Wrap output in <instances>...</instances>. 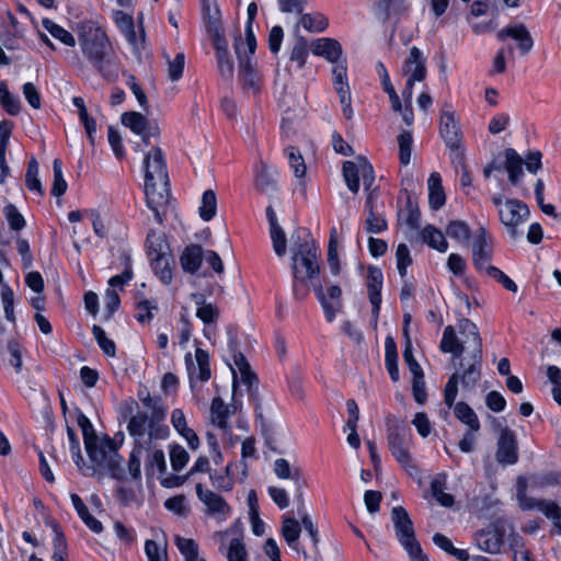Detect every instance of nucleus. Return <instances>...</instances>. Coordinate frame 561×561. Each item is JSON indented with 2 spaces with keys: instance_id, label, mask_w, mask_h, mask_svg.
I'll list each match as a JSON object with an SVG mask.
<instances>
[{
  "instance_id": "45",
  "label": "nucleus",
  "mask_w": 561,
  "mask_h": 561,
  "mask_svg": "<svg viewBox=\"0 0 561 561\" xmlns=\"http://www.w3.org/2000/svg\"><path fill=\"white\" fill-rule=\"evenodd\" d=\"M290 169L294 171L296 178H304L307 171L305 160L300 151L294 147L285 149Z\"/></svg>"
},
{
  "instance_id": "13",
  "label": "nucleus",
  "mask_w": 561,
  "mask_h": 561,
  "mask_svg": "<svg viewBox=\"0 0 561 561\" xmlns=\"http://www.w3.org/2000/svg\"><path fill=\"white\" fill-rule=\"evenodd\" d=\"M496 38L500 42H505L508 38L516 42V47L523 56L527 55L534 46V39L529 31L522 23L511 24L503 27L497 32Z\"/></svg>"
},
{
  "instance_id": "21",
  "label": "nucleus",
  "mask_w": 561,
  "mask_h": 561,
  "mask_svg": "<svg viewBox=\"0 0 561 561\" xmlns=\"http://www.w3.org/2000/svg\"><path fill=\"white\" fill-rule=\"evenodd\" d=\"M403 75L408 77V80L421 82L426 77L425 59L422 51L413 46L410 49L409 57L402 67Z\"/></svg>"
},
{
  "instance_id": "1",
  "label": "nucleus",
  "mask_w": 561,
  "mask_h": 561,
  "mask_svg": "<svg viewBox=\"0 0 561 561\" xmlns=\"http://www.w3.org/2000/svg\"><path fill=\"white\" fill-rule=\"evenodd\" d=\"M290 268L293 294L302 299L309 293V282L320 273L321 253L308 230L298 228L291 234Z\"/></svg>"
},
{
  "instance_id": "26",
  "label": "nucleus",
  "mask_w": 561,
  "mask_h": 561,
  "mask_svg": "<svg viewBox=\"0 0 561 561\" xmlns=\"http://www.w3.org/2000/svg\"><path fill=\"white\" fill-rule=\"evenodd\" d=\"M204 260V250L198 244L187 245L181 256L180 264L184 272L195 274Z\"/></svg>"
},
{
  "instance_id": "44",
  "label": "nucleus",
  "mask_w": 561,
  "mask_h": 561,
  "mask_svg": "<svg viewBox=\"0 0 561 561\" xmlns=\"http://www.w3.org/2000/svg\"><path fill=\"white\" fill-rule=\"evenodd\" d=\"M299 15H300V24L302 25V27L305 30H307L309 32H322L329 25L328 19L321 13L304 14L301 12V14H299Z\"/></svg>"
},
{
  "instance_id": "25",
  "label": "nucleus",
  "mask_w": 561,
  "mask_h": 561,
  "mask_svg": "<svg viewBox=\"0 0 561 561\" xmlns=\"http://www.w3.org/2000/svg\"><path fill=\"white\" fill-rule=\"evenodd\" d=\"M301 533V525L299 522L291 516L284 515L283 516V523H282V535L287 542V545L296 550L297 552H302L305 558H307V553L304 549H300L299 546V537Z\"/></svg>"
},
{
  "instance_id": "37",
  "label": "nucleus",
  "mask_w": 561,
  "mask_h": 561,
  "mask_svg": "<svg viewBox=\"0 0 561 561\" xmlns=\"http://www.w3.org/2000/svg\"><path fill=\"white\" fill-rule=\"evenodd\" d=\"M145 451L147 453L145 459L147 472L149 473L150 471H153L154 468H157L159 473H164L167 471V462L163 450L158 448L152 440L150 450Z\"/></svg>"
},
{
  "instance_id": "14",
  "label": "nucleus",
  "mask_w": 561,
  "mask_h": 561,
  "mask_svg": "<svg viewBox=\"0 0 561 561\" xmlns=\"http://www.w3.org/2000/svg\"><path fill=\"white\" fill-rule=\"evenodd\" d=\"M495 457L502 465H514L518 460L516 435L506 426L500 428Z\"/></svg>"
},
{
  "instance_id": "36",
  "label": "nucleus",
  "mask_w": 561,
  "mask_h": 561,
  "mask_svg": "<svg viewBox=\"0 0 561 561\" xmlns=\"http://www.w3.org/2000/svg\"><path fill=\"white\" fill-rule=\"evenodd\" d=\"M333 85L339 96L351 94L348 81H347V67L346 60L343 59L341 62L333 66L332 69Z\"/></svg>"
},
{
  "instance_id": "56",
  "label": "nucleus",
  "mask_w": 561,
  "mask_h": 561,
  "mask_svg": "<svg viewBox=\"0 0 561 561\" xmlns=\"http://www.w3.org/2000/svg\"><path fill=\"white\" fill-rule=\"evenodd\" d=\"M61 161L59 159H55L53 162L54 169V183L51 186V194L54 196H61L67 191V182L64 179Z\"/></svg>"
},
{
  "instance_id": "7",
  "label": "nucleus",
  "mask_w": 561,
  "mask_h": 561,
  "mask_svg": "<svg viewBox=\"0 0 561 561\" xmlns=\"http://www.w3.org/2000/svg\"><path fill=\"white\" fill-rule=\"evenodd\" d=\"M127 408L131 413L134 408H138V405L135 401H131ZM162 421L163 420H153L152 414L137 409L136 414L130 416L127 425L128 433L134 437L135 445L150 449L152 440L167 438L169 428L159 425Z\"/></svg>"
},
{
  "instance_id": "42",
  "label": "nucleus",
  "mask_w": 561,
  "mask_h": 561,
  "mask_svg": "<svg viewBox=\"0 0 561 561\" xmlns=\"http://www.w3.org/2000/svg\"><path fill=\"white\" fill-rule=\"evenodd\" d=\"M210 413L213 424H215L221 430H226L229 409L221 398L217 397L213 400Z\"/></svg>"
},
{
  "instance_id": "10",
  "label": "nucleus",
  "mask_w": 561,
  "mask_h": 561,
  "mask_svg": "<svg viewBox=\"0 0 561 561\" xmlns=\"http://www.w3.org/2000/svg\"><path fill=\"white\" fill-rule=\"evenodd\" d=\"M499 216L510 237L515 240L523 234V231H520L518 227L528 219L529 208L525 203L518 199H507L503 207H500Z\"/></svg>"
},
{
  "instance_id": "40",
  "label": "nucleus",
  "mask_w": 561,
  "mask_h": 561,
  "mask_svg": "<svg viewBox=\"0 0 561 561\" xmlns=\"http://www.w3.org/2000/svg\"><path fill=\"white\" fill-rule=\"evenodd\" d=\"M233 363L239 371L240 380L250 389L257 381L256 375L251 370L250 364L245 356L240 352H234Z\"/></svg>"
},
{
  "instance_id": "46",
  "label": "nucleus",
  "mask_w": 561,
  "mask_h": 561,
  "mask_svg": "<svg viewBox=\"0 0 561 561\" xmlns=\"http://www.w3.org/2000/svg\"><path fill=\"white\" fill-rule=\"evenodd\" d=\"M446 233L451 239L465 243L468 242L470 238V228L462 220H453L446 227Z\"/></svg>"
},
{
  "instance_id": "5",
  "label": "nucleus",
  "mask_w": 561,
  "mask_h": 561,
  "mask_svg": "<svg viewBox=\"0 0 561 561\" xmlns=\"http://www.w3.org/2000/svg\"><path fill=\"white\" fill-rule=\"evenodd\" d=\"M474 353L461 355L459 367L454 373L445 386V403L450 409L458 393V383L461 382L466 389H474L481 378L482 352H479L477 342L473 343Z\"/></svg>"
},
{
  "instance_id": "34",
  "label": "nucleus",
  "mask_w": 561,
  "mask_h": 561,
  "mask_svg": "<svg viewBox=\"0 0 561 561\" xmlns=\"http://www.w3.org/2000/svg\"><path fill=\"white\" fill-rule=\"evenodd\" d=\"M342 171L348 190L352 193L357 194L359 191V178L362 174V160L358 163L353 161H345L343 163Z\"/></svg>"
},
{
  "instance_id": "3",
  "label": "nucleus",
  "mask_w": 561,
  "mask_h": 561,
  "mask_svg": "<svg viewBox=\"0 0 561 561\" xmlns=\"http://www.w3.org/2000/svg\"><path fill=\"white\" fill-rule=\"evenodd\" d=\"M145 194L147 206L153 211L154 219L162 224V209L170 196L169 175L162 150L153 147L145 157Z\"/></svg>"
},
{
  "instance_id": "48",
  "label": "nucleus",
  "mask_w": 561,
  "mask_h": 561,
  "mask_svg": "<svg viewBox=\"0 0 561 561\" xmlns=\"http://www.w3.org/2000/svg\"><path fill=\"white\" fill-rule=\"evenodd\" d=\"M175 545L185 561H195L198 558V546L193 539L183 538L180 536L174 537Z\"/></svg>"
},
{
  "instance_id": "17",
  "label": "nucleus",
  "mask_w": 561,
  "mask_h": 561,
  "mask_svg": "<svg viewBox=\"0 0 561 561\" xmlns=\"http://www.w3.org/2000/svg\"><path fill=\"white\" fill-rule=\"evenodd\" d=\"M274 472L277 478L291 480L294 482L296 501H300L304 497V490L307 482L299 467H293L288 460L278 458L274 461Z\"/></svg>"
},
{
  "instance_id": "39",
  "label": "nucleus",
  "mask_w": 561,
  "mask_h": 561,
  "mask_svg": "<svg viewBox=\"0 0 561 561\" xmlns=\"http://www.w3.org/2000/svg\"><path fill=\"white\" fill-rule=\"evenodd\" d=\"M121 121L124 126L137 135H142L151 127L147 118L138 112H126L122 115Z\"/></svg>"
},
{
  "instance_id": "49",
  "label": "nucleus",
  "mask_w": 561,
  "mask_h": 561,
  "mask_svg": "<svg viewBox=\"0 0 561 561\" xmlns=\"http://www.w3.org/2000/svg\"><path fill=\"white\" fill-rule=\"evenodd\" d=\"M413 138L410 131L404 130L398 136L399 158L403 165H408L411 160Z\"/></svg>"
},
{
  "instance_id": "64",
  "label": "nucleus",
  "mask_w": 561,
  "mask_h": 561,
  "mask_svg": "<svg viewBox=\"0 0 561 561\" xmlns=\"http://www.w3.org/2000/svg\"><path fill=\"white\" fill-rule=\"evenodd\" d=\"M196 317L201 319L205 325H208L217 322L219 318V309L215 305L208 302L207 305L197 308Z\"/></svg>"
},
{
  "instance_id": "22",
  "label": "nucleus",
  "mask_w": 561,
  "mask_h": 561,
  "mask_svg": "<svg viewBox=\"0 0 561 561\" xmlns=\"http://www.w3.org/2000/svg\"><path fill=\"white\" fill-rule=\"evenodd\" d=\"M311 51L314 55L324 57L328 61L336 65L341 62L343 49L341 44L333 38H319L311 43Z\"/></svg>"
},
{
  "instance_id": "19",
  "label": "nucleus",
  "mask_w": 561,
  "mask_h": 561,
  "mask_svg": "<svg viewBox=\"0 0 561 561\" xmlns=\"http://www.w3.org/2000/svg\"><path fill=\"white\" fill-rule=\"evenodd\" d=\"M236 529L230 528L224 531H217L214 538L220 543L219 550L224 552L226 540L229 536H233L230 540L229 547L226 550V557L228 561H247V550L241 541V538L236 535Z\"/></svg>"
},
{
  "instance_id": "8",
  "label": "nucleus",
  "mask_w": 561,
  "mask_h": 561,
  "mask_svg": "<svg viewBox=\"0 0 561 561\" xmlns=\"http://www.w3.org/2000/svg\"><path fill=\"white\" fill-rule=\"evenodd\" d=\"M439 134L446 147L450 151V158L454 163H462L465 160V150L462 147V134L459 121L455 112L444 110L440 116Z\"/></svg>"
},
{
  "instance_id": "4",
  "label": "nucleus",
  "mask_w": 561,
  "mask_h": 561,
  "mask_svg": "<svg viewBox=\"0 0 561 561\" xmlns=\"http://www.w3.org/2000/svg\"><path fill=\"white\" fill-rule=\"evenodd\" d=\"M77 423L82 431L84 447L92 462L114 479H121L124 470L122 457L111 438L100 439L90 420L77 409Z\"/></svg>"
},
{
  "instance_id": "61",
  "label": "nucleus",
  "mask_w": 561,
  "mask_h": 561,
  "mask_svg": "<svg viewBox=\"0 0 561 561\" xmlns=\"http://www.w3.org/2000/svg\"><path fill=\"white\" fill-rule=\"evenodd\" d=\"M4 215L12 230L19 231L24 228L25 220L18 208L9 204L4 207Z\"/></svg>"
},
{
  "instance_id": "11",
  "label": "nucleus",
  "mask_w": 561,
  "mask_h": 561,
  "mask_svg": "<svg viewBox=\"0 0 561 561\" xmlns=\"http://www.w3.org/2000/svg\"><path fill=\"white\" fill-rule=\"evenodd\" d=\"M196 494L199 501L206 506L207 514L213 515L218 522L227 519L231 508L222 496L205 489L203 484H196Z\"/></svg>"
},
{
  "instance_id": "29",
  "label": "nucleus",
  "mask_w": 561,
  "mask_h": 561,
  "mask_svg": "<svg viewBox=\"0 0 561 561\" xmlns=\"http://www.w3.org/2000/svg\"><path fill=\"white\" fill-rule=\"evenodd\" d=\"M477 547L489 553H497L502 546V537L496 530H480L474 536Z\"/></svg>"
},
{
  "instance_id": "51",
  "label": "nucleus",
  "mask_w": 561,
  "mask_h": 561,
  "mask_svg": "<svg viewBox=\"0 0 561 561\" xmlns=\"http://www.w3.org/2000/svg\"><path fill=\"white\" fill-rule=\"evenodd\" d=\"M0 103L10 115H16L20 112V101L13 96L3 81H0Z\"/></svg>"
},
{
  "instance_id": "6",
  "label": "nucleus",
  "mask_w": 561,
  "mask_h": 561,
  "mask_svg": "<svg viewBox=\"0 0 561 561\" xmlns=\"http://www.w3.org/2000/svg\"><path fill=\"white\" fill-rule=\"evenodd\" d=\"M458 333L453 325L444 329L443 337L439 343V350L443 353L453 354L454 358H459L463 354L474 353L473 343L477 342L479 352H482V337L476 323L467 318H461L457 322Z\"/></svg>"
},
{
  "instance_id": "18",
  "label": "nucleus",
  "mask_w": 561,
  "mask_h": 561,
  "mask_svg": "<svg viewBox=\"0 0 561 561\" xmlns=\"http://www.w3.org/2000/svg\"><path fill=\"white\" fill-rule=\"evenodd\" d=\"M313 290L323 308L325 319L329 322H332L335 318L336 312L342 307V302H341L342 290H341V288L337 285H333V286L329 287L328 294H324L321 285H313Z\"/></svg>"
},
{
  "instance_id": "20",
  "label": "nucleus",
  "mask_w": 561,
  "mask_h": 561,
  "mask_svg": "<svg viewBox=\"0 0 561 561\" xmlns=\"http://www.w3.org/2000/svg\"><path fill=\"white\" fill-rule=\"evenodd\" d=\"M277 175L276 169L270 168L261 161L255 169V188L264 195L273 196L278 190Z\"/></svg>"
},
{
  "instance_id": "52",
  "label": "nucleus",
  "mask_w": 561,
  "mask_h": 561,
  "mask_svg": "<svg viewBox=\"0 0 561 561\" xmlns=\"http://www.w3.org/2000/svg\"><path fill=\"white\" fill-rule=\"evenodd\" d=\"M25 184L30 191H36L41 195L43 194L42 184L38 179V163L35 160V158H32L28 161L27 170H26V174H25Z\"/></svg>"
},
{
  "instance_id": "16",
  "label": "nucleus",
  "mask_w": 561,
  "mask_h": 561,
  "mask_svg": "<svg viewBox=\"0 0 561 561\" xmlns=\"http://www.w3.org/2000/svg\"><path fill=\"white\" fill-rule=\"evenodd\" d=\"M184 359L191 383H193L194 380H199L202 382L209 380L211 371L209 365V355L206 351L196 348L195 360L193 359L191 353H187Z\"/></svg>"
},
{
  "instance_id": "60",
  "label": "nucleus",
  "mask_w": 561,
  "mask_h": 561,
  "mask_svg": "<svg viewBox=\"0 0 561 561\" xmlns=\"http://www.w3.org/2000/svg\"><path fill=\"white\" fill-rule=\"evenodd\" d=\"M218 70L225 80H231L233 77V62L229 57L228 49L219 50L217 57Z\"/></svg>"
},
{
  "instance_id": "53",
  "label": "nucleus",
  "mask_w": 561,
  "mask_h": 561,
  "mask_svg": "<svg viewBox=\"0 0 561 561\" xmlns=\"http://www.w3.org/2000/svg\"><path fill=\"white\" fill-rule=\"evenodd\" d=\"M328 263L333 274H339L340 272V261L337 255V232L336 229L333 228L330 233V240L328 245Z\"/></svg>"
},
{
  "instance_id": "50",
  "label": "nucleus",
  "mask_w": 561,
  "mask_h": 561,
  "mask_svg": "<svg viewBox=\"0 0 561 561\" xmlns=\"http://www.w3.org/2000/svg\"><path fill=\"white\" fill-rule=\"evenodd\" d=\"M92 333L104 354L110 357H114L116 354V346L114 341L106 336L105 331L100 325L94 324Z\"/></svg>"
},
{
  "instance_id": "9",
  "label": "nucleus",
  "mask_w": 561,
  "mask_h": 561,
  "mask_svg": "<svg viewBox=\"0 0 561 561\" xmlns=\"http://www.w3.org/2000/svg\"><path fill=\"white\" fill-rule=\"evenodd\" d=\"M407 425L397 422L388 427V447L396 460L408 471L410 476L417 474V467L413 462L408 448Z\"/></svg>"
},
{
  "instance_id": "38",
  "label": "nucleus",
  "mask_w": 561,
  "mask_h": 561,
  "mask_svg": "<svg viewBox=\"0 0 561 561\" xmlns=\"http://www.w3.org/2000/svg\"><path fill=\"white\" fill-rule=\"evenodd\" d=\"M297 503V515L301 518V526L306 529L308 533L310 540L312 542V547L314 550H317L318 542H319V531L316 525L313 524L311 517L306 511L305 506V500L304 497L300 501H296Z\"/></svg>"
},
{
  "instance_id": "62",
  "label": "nucleus",
  "mask_w": 561,
  "mask_h": 561,
  "mask_svg": "<svg viewBox=\"0 0 561 561\" xmlns=\"http://www.w3.org/2000/svg\"><path fill=\"white\" fill-rule=\"evenodd\" d=\"M187 451L180 445L172 447L170 451V461L172 469L175 471L182 470L188 461Z\"/></svg>"
},
{
  "instance_id": "28",
  "label": "nucleus",
  "mask_w": 561,
  "mask_h": 561,
  "mask_svg": "<svg viewBox=\"0 0 561 561\" xmlns=\"http://www.w3.org/2000/svg\"><path fill=\"white\" fill-rule=\"evenodd\" d=\"M154 251L156 256L151 259L152 268L163 284H170L172 280V271L170 267L171 257L163 251L162 243H160L159 249H154Z\"/></svg>"
},
{
  "instance_id": "12",
  "label": "nucleus",
  "mask_w": 561,
  "mask_h": 561,
  "mask_svg": "<svg viewBox=\"0 0 561 561\" xmlns=\"http://www.w3.org/2000/svg\"><path fill=\"white\" fill-rule=\"evenodd\" d=\"M492 241L484 228H480L474 237L472 244L473 265L480 272H488V266H492Z\"/></svg>"
},
{
  "instance_id": "15",
  "label": "nucleus",
  "mask_w": 561,
  "mask_h": 561,
  "mask_svg": "<svg viewBox=\"0 0 561 561\" xmlns=\"http://www.w3.org/2000/svg\"><path fill=\"white\" fill-rule=\"evenodd\" d=\"M383 284V276L380 268L369 266L367 271V290L368 298L371 304V320L374 327L377 325L380 306H381V288Z\"/></svg>"
},
{
  "instance_id": "41",
  "label": "nucleus",
  "mask_w": 561,
  "mask_h": 561,
  "mask_svg": "<svg viewBox=\"0 0 561 561\" xmlns=\"http://www.w3.org/2000/svg\"><path fill=\"white\" fill-rule=\"evenodd\" d=\"M43 27L56 39L60 41L67 46L73 47L76 45V39L73 35L61 27L60 25L56 24L49 19H44L42 21Z\"/></svg>"
},
{
  "instance_id": "58",
  "label": "nucleus",
  "mask_w": 561,
  "mask_h": 561,
  "mask_svg": "<svg viewBox=\"0 0 561 561\" xmlns=\"http://www.w3.org/2000/svg\"><path fill=\"white\" fill-rule=\"evenodd\" d=\"M397 267L401 278H405L408 266L412 264V257L407 244L400 243L396 251Z\"/></svg>"
},
{
  "instance_id": "27",
  "label": "nucleus",
  "mask_w": 561,
  "mask_h": 561,
  "mask_svg": "<svg viewBox=\"0 0 561 561\" xmlns=\"http://www.w3.org/2000/svg\"><path fill=\"white\" fill-rule=\"evenodd\" d=\"M504 169L508 174V181L512 185L517 186L524 175L523 164L524 161L517 151L513 148H507L504 152Z\"/></svg>"
},
{
  "instance_id": "43",
  "label": "nucleus",
  "mask_w": 561,
  "mask_h": 561,
  "mask_svg": "<svg viewBox=\"0 0 561 561\" xmlns=\"http://www.w3.org/2000/svg\"><path fill=\"white\" fill-rule=\"evenodd\" d=\"M217 210V198L213 190H207L202 196V204L199 206V216L204 221L211 220Z\"/></svg>"
},
{
  "instance_id": "47",
  "label": "nucleus",
  "mask_w": 561,
  "mask_h": 561,
  "mask_svg": "<svg viewBox=\"0 0 561 561\" xmlns=\"http://www.w3.org/2000/svg\"><path fill=\"white\" fill-rule=\"evenodd\" d=\"M538 510L542 512L547 518L551 519L558 533L561 531V507L551 501H541L537 504Z\"/></svg>"
},
{
  "instance_id": "24",
  "label": "nucleus",
  "mask_w": 561,
  "mask_h": 561,
  "mask_svg": "<svg viewBox=\"0 0 561 561\" xmlns=\"http://www.w3.org/2000/svg\"><path fill=\"white\" fill-rule=\"evenodd\" d=\"M243 43L241 39L236 41L234 48L237 56L240 61L239 75L245 87L253 89L254 91L259 90V75L255 71L253 64L250 58L242 53Z\"/></svg>"
},
{
  "instance_id": "32",
  "label": "nucleus",
  "mask_w": 561,
  "mask_h": 561,
  "mask_svg": "<svg viewBox=\"0 0 561 561\" xmlns=\"http://www.w3.org/2000/svg\"><path fill=\"white\" fill-rule=\"evenodd\" d=\"M454 413L456 417L463 424H466L471 432H479L480 422L476 414V412L466 403V402H457L453 404Z\"/></svg>"
},
{
  "instance_id": "57",
  "label": "nucleus",
  "mask_w": 561,
  "mask_h": 561,
  "mask_svg": "<svg viewBox=\"0 0 561 561\" xmlns=\"http://www.w3.org/2000/svg\"><path fill=\"white\" fill-rule=\"evenodd\" d=\"M308 57V45L304 37H298L290 51V61L296 62L298 68H302Z\"/></svg>"
},
{
  "instance_id": "63",
  "label": "nucleus",
  "mask_w": 561,
  "mask_h": 561,
  "mask_svg": "<svg viewBox=\"0 0 561 561\" xmlns=\"http://www.w3.org/2000/svg\"><path fill=\"white\" fill-rule=\"evenodd\" d=\"M488 276L492 277L502 286L507 289L508 291L516 293L517 291V285L505 273H503L501 270H499L495 266H488V272L485 273Z\"/></svg>"
},
{
  "instance_id": "2",
  "label": "nucleus",
  "mask_w": 561,
  "mask_h": 561,
  "mask_svg": "<svg viewBox=\"0 0 561 561\" xmlns=\"http://www.w3.org/2000/svg\"><path fill=\"white\" fill-rule=\"evenodd\" d=\"M77 33L81 51L95 70L108 81L116 80L119 60L105 32L94 22L85 21L78 24Z\"/></svg>"
},
{
  "instance_id": "33",
  "label": "nucleus",
  "mask_w": 561,
  "mask_h": 561,
  "mask_svg": "<svg viewBox=\"0 0 561 561\" xmlns=\"http://www.w3.org/2000/svg\"><path fill=\"white\" fill-rule=\"evenodd\" d=\"M70 499H71V502L78 513V515L80 516V518L83 520V523L94 533L99 534L102 531L103 527H102V524L101 522H99L95 517H93L88 507L85 506V504L83 503V501L81 500V497L76 494V493H72L70 495Z\"/></svg>"
},
{
  "instance_id": "55",
  "label": "nucleus",
  "mask_w": 561,
  "mask_h": 561,
  "mask_svg": "<svg viewBox=\"0 0 561 561\" xmlns=\"http://www.w3.org/2000/svg\"><path fill=\"white\" fill-rule=\"evenodd\" d=\"M270 234L273 243V250L279 257L286 254L287 240L286 234L280 226L270 228Z\"/></svg>"
},
{
  "instance_id": "59",
  "label": "nucleus",
  "mask_w": 561,
  "mask_h": 561,
  "mask_svg": "<svg viewBox=\"0 0 561 561\" xmlns=\"http://www.w3.org/2000/svg\"><path fill=\"white\" fill-rule=\"evenodd\" d=\"M123 257H124L125 268L122 274L115 275L108 279V285L111 287H117V286L123 287L128 282H130L133 278L131 259L126 253L123 255Z\"/></svg>"
},
{
  "instance_id": "23",
  "label": "nucleus",
  "mask_w": 561,
  "mask_h": 561,
  "mask_svg": "<svg viewBox=\"0 0 561 561\" xmlns=\"http://www.w3.org/2000/svg\"><path fill=\"white\" fill-rule=\"evenodd\" d=\"M391 520L399 542L411 540V538L415 537L413 523L408 512L402 506L392 508Z\"/></svg>"
},
{
  "instance_id": "30",
  "label": "nucleus",
  "mask_w": 561,
  "mask_h": 561,
  "mask_svg": "<svg viewBox=\"0 0 561 561\" xmlns=\"http://www.w3.org/2000/svg\"><path fill=\"white\" fill-rule=\"evenodd\" d=\"M428 186V202L432 209H439L446 201L445 193L442 185V178L439 173H431L427 180Z\"/></svg>"
},
{
  "instance_id": "35",
  "label": "nucleus",
  "mask_w": 561,
  "mask_h": 561,
  "mask_svg": "<svg viewBox=\"0 0 561 561\" xmlns=\"http://www.w3.org/2000/svg\"><path fill=\"white\" fill-rule=\"evenodd\" d=\"M385 363L392 381L399 380L397 345L391 336L385 341Z\"/></svg>"
},
{
  "instance_id": "31",
  "label": "nucleus",
  "mask_w": 561,
  "mask_h": 561,
  "mask_svg": "<svg viewBox=\"0 0 561 561\" xmlns=\"http://www.w3.org/2000/svg\"><path fill=\"white\" fill-rule=\"evenodd\" d=\"M423 241L438 252L445 253L448 249V242L444 233L432 225H427L421 232Z\"/></svg>"
},
{
  "instance_id": "54",
  "label": "nucleus",
  "mask_w": 561,
  "mask_h": 561,
  "mask_svg": "<svg viewBox=\"0 0 561 561\" xmlns=\"http://www.w3.org/2000/svg\"><path fill=\"white\" fill-rule=\"evenodd\" d=\"M140 400L142 402V405L146 408V411L149 414H152L153 420H164L165 408L163 407L161 399L152 398L148 393L146 397L141 398Z\"/></svg>"
}]
</instances>
